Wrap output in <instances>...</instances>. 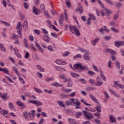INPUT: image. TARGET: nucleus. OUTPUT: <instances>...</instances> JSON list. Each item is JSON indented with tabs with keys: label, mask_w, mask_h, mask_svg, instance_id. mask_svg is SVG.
<instances>
[{
	"label": "nucleus",
	"mask_w": 124,
	"mask_h": 124,
	"mask_svg": "<svg viewBox=\"0 0 124 124\" xmlns=\"http://www.w3.org/2000/svg\"><path fill=\"white\" fill-rule=\"evenodd\" d=\"M29 116H30V119H31V120H32V119H33L34 117V113H31V112H29Z\"/></svg>",
	"instance_id": "40"
},
{
	"label": "nucleus",
	"mask_w": 124,
	"mask_h": 124,
	"mask_svg": "<svg viewBox=\"0 0 124 124\" xmlns=\"http://www.w3.org/2000/svg\"><path fill=\"white\" fill-rule=\"evenodd\" d=\"M103 84V81L102 78H97V83H95V86L100 87Z\"/></svg>",
	"instance_id": "6"
},
{
	"label": "nucleus",
	"mask_w": 124,
	"mask_h": 124,
	"mask_svg": "<svg viewBox=\"0 0 124 124\" xmlns=\"http://www.w3.org/2000/svg\"><path fill=\"white\" fill-rule=\"evenodd\" d=\"M33 12L34 13V14H35V15H39V14H40V10H38L36 9L35 6H33Z\"/></svg>",
	"instance_id": "11"
},
{
	"label": "nucleus",
	"mask_w": 124,
	"mask_h": 124,
	"mask_svg": "<svg viewBox=\"0 0 124 124\" xmlns=\"http://www.w3.org/2000/svg\"><path fill=\"white\" fill-rule=\"evenodd\" d=\"M34 32L36 33V34H37L38 35H40V31L38 30H34Z\"/></svg>",
	"instance_id": "56"
},
{
	"label": "nucleus",
	"mask_w": 124,
	"mask_h": 124,
	"mask_svg": "<svg viewBox=\"0 0 124 124\" xmlns=\"http://www.w3.org/2000/svg\"><path fill=\"white\" fill-rule=\"evenodd\" d=\"M109 120L112 123H116V118L113 115L109 116Z\"/></svg>",
	"instance_id": "20"
},
{
	"label": "nucleus",
	"mask_w": 124,
	"mask_h": 124,
	"mask_svg": "<svg viewBox=\"0 0 124 124\" xmlns=\"http://www.w3.org/2000/svg\"><path fill=\"white\" fill-rule=\"evenodd\" d=\"M45 93H53V91L52 90H48L47 89H45L44 90Z\"/></svg>",
	"instance_id": "48"
},
{
	"label": "nucleus",
	"mask_w": 124,
	"mask_h": 124,
	"mask_svg": "<svg viewBox=\"0 0 124 124\" xmlns=\"http://www.w3.org/2000/svg\"><path fill=\"white\" fill-rule=\"evenodd\" d=\"M116 66L118 69H120V71L119 72V73H120V74H123V70H124V66L121 65V69H120V62H117Z\"/></svg>",
	"instance_id": "5"
},
{
	"label": "nucleus",
	"mask_w": 124,
	"mask_h": 124,
	"mask_svg": "<svg viewBox=\"0 0 124 124\" xmlns=\"http://www.w3.org/2000/svg\"><path fill=\"white\" fill-rule=\"evenodd\" d=\"M52 86L53 87H63V84H59L57 82H53L51 83Z\"/></svg>",
	"instance_id": "17"
},
{
	"label": "nucleus",
	"mask_w": 124,
	"mask_h": 124,
	"mask_svg": "<svg viewBox=\"0 0 124 124\" xmlns=\"http://www.w3.org/2000/svg\"><path fill=\"white\" fill-rule=\"evenodd\" d=\"M82 124H91V122L89 121H86L82 122Z\"/></svg>",
	"instance_id": "64"
},
{
	"label": "nucleus",
	"mask_w": 124,
	"mask_h": 124,
	"mask_svg": "<svg viewBox=\"0 0 124 124\" xmlns=\"http://www.w3.org/2000/svg\"><path fill=\"white\" fill-rule=\"evenodd\" d=\"M122 3L120 2H117L116 3V6L117 8H121V7L122 6Z\"/></svg>",
	"instance_id": "39"
},
{
	"label": "nucleus",
	"mask_w": 124,
	"mask_h": 124,
	"mask_svg": "<svg viewBox=\"0 0 124 124\" xmlns=\"http://www.w3.org/2000/svg\"><path fill=\"white\" fill-rule=\"evenodd\" d=\"M100 74L101 77H102V79H103L104 81H106V77L104 76V74H103V71L100 68Z\"/></svg>",
	"instance_id": "16"
},
{
	"label": "nucleus",
	"mask_w": 124,
	"mask_h": 124,
	"mask_svg": "<svg viewBox=\"0 0 124 124\" xmlns=\"http://www.w3.org/2000/svg\"><path fill=\"white\" fill-rule=\"evenodd\" d=\"M114 45L116 47H120V41H116L114 42Z\"/></svg>",
	"instance_id": "37"
},
{
	"label": "nucleus",
	"mask_w": 124,
	"mask_h": 124,
	"mask_svg": "<svg viewBox=\"0 0 124 124\" xmlns=\"http://www.w3.org/2000/svg\"><path fill=\"white\" fill-rule=\"evenodd\" d=\"M78 81H80V82H81V83H83V84H86L87 83V80L84 78L79 79H78Z\"/></svg>",
	"instance_id": "44"
},
{
	"label": "nucleus",
	"mask_w": 124,
	"mask_h": 124,
	"mask_svg": "<svg viewBox=\"0 0 124 124\" xmlns=\"http://www.w3.org/2000/svg\"><path fill=\"white\" fill-rule=\"evenodd\" d=\"M105 52L106 53H110V54H111V55H116L117 54L116 51L109 48L106 49Z\"/></svg>",
	"instance_id": "10"
},
{
	"label": "nucleus",
	"mask_w": 124,
	"mask_h": 124,
	"mask_svg": "<svg viewBox=\"0 0 124 124\" xmlns=\"http://www.w3.org/2000/svg\"><path fill=\"white\" fill-rule=\"evenodd\" d=\"M0 97L3 100H6L7 99H8L9 96L8 95H7V93H4L2 94V93L0 92Z\"/></svg>",
	"instance_id": "4"
},
{
	"label": "nucleus",
	"mask_w": 124,
	"mask_h": 124,
	"mask_svg": "<svg viewBox=\"0 0 124 124\" xmlns=\"http://www.w3.org/2000/svg\"><path fill=\"white\" fill-rule=\"evenodd\" d=\"M23 43L26 48H27V49H30V46H29V45H28V41L27 40V39L24 38L23 39Z\"/></svg>",
	"instance_id": "21"
},
{
	"label": "nucleus",
	"mask_w": 124,
	"mask_h": 124,
	"mask_svg": "<svg viewBox=\"0 0 124 124\" xmlns=\"http://www.w3.org/2000/svg\"><path fill=\"white\" fill-rule=\"evenodd\" d=\"M42 31L44 34H48V31L46 29L43 28L42 29Z\"/></svg>",
	"instance_id": "49"
},
{
	"label": "nucleus",
	"mask_w": 124,
	"mask_h": 124,
	"mask_svg": "<svg viewBox=\"0 0 124 124\" xmlns=\"http://www.w3.org/2000/svg\"><path fill=\"white\" fill-rule=\"evenodd\" d=\"M65 0V3L67 6L69 8L71 6V4L70 3V0Z\"/></svg>",
	"instance_id": "28"
},
{
	"label": "nucleus",
	"mask_w": 124,
	"mask_h": 124,
	"mask_svg": "<svg viewBox=\"0 0 124 124\" xmlns=\"http://www.w3.org/2000/svg\"><path fill=\"white\" fill-rule=\"evenodd\" d=\"M19 81L23 83V84H25V81L24 80V79L22 78L21 77H19L18 78Z\"/></svg>",
	"instance_id": "63"
},
{
	"label": "nucleus",
	"mask_w": 124,
	"mask_h": 124,
	"mask_svg": "<svg viewBox=\"0 0 124 124\" xmlns=\"http://www.w3.org/2000/svg\"><path fill=\"white\" fill-rule=\"evenodd\" d=\"M89 82L92 85H94V84H95V81H94V80H93V79H90L89 80Z\"/></svg>",
	"instance_id": "57"
},
{
	"label": "nucleus",
	"mask_w": 124,
	"mask_h": 124,
	"mask_svg": "<svg viewBox=\"0 0 124 124\" xmlns=\"http://www.w3.org/2000/svg\"><path fill=\"white\" fill-rule=\"evenodd\" d=\"M43 39L46 42H50V37L48 35H44L43 37Z\"/></svg>",
	"instance_id": "13"
},
{
	"label": "nucleus",
	"mask_w": 124,
	"mask_h": 124,
	"mask_svg": "<svg viewBox=\"0 0 124 124\" xmlns=\"http://www.w3.org/2000/svg\"><path fill=\"white\" fill-rule=\"evenodd\" d=\"M23 28L24 31H27L28 30H29V27H28V21L26 20L24 23H23Z\"/></svg>",
	"instance_id": "12"
},
{
	"label": "nucleus",
	"mask_w": 124,
	"mask_h": 124,
	"mask_svg": "<svg viewBox=\"0 0 124 124\" xmlns=\"http://www.w3.org/2000/svg\"><path fill=\"white\" fill-rule=\"evenodd\" d=\"M58 103L59 105L61 107H63V108H66V106H65V105H64V104H63V103H62V102L61 101H58Z\"/></svg>",
	"instance_id": "26"
},
{
	"label": "nucleus",
	"mask_w": 124,
	"mask_h": 124,
	"mask_svg": "<svg viewBox=\"0 0 124 124\" xmlns=\"http://www.w3.org/2000/svg\"><path fill=\"white\" fill-rule=\"evenodd\" d=\"M23 117L24 118V119H28V117H29V114L28 113V111H25L24 112H23Z\"/></svg>",
	"instance_id": "30"
},
{
	"label": "nucleus",
	"mask_w": 124,
	"mask_h": 124,
	"mask_svg": "<svg viewBox=\"0 0 124 124\" xmlns=\"http://www.w3.org/2000/svg\"><path fill=\"white\" fill-rule=\"evenodd\" d=\"M1 115H3L6 118H8V115H7V114H8V111L7 110H3L0 112Z\"/></svg>",
	"instance_id": "14"
},
{
	"label": "nucleus",
	"mask_w": 124,
	"mask_h": 124,
	"mask_svg": "<svg viewBox=\"0 0 124 124\" xmlns=\"http://www.w3.org/2000/svg\"><path fill=\"white\" fill-rule=\"evenodd\" d=\"M110 30L111 31H114V32H119V31L117 29H116L114 27H111L110 28Z\"/></svg>",
	"instance_id": "50"
},
{
	"label": "nucleus",
	"mask_w": 124,
	"mask_h": 124,
	"mask_svg": "<svg viewBox=\"0 0 124 124\" xmlns=\"http://www.w3.org/2000/svg\"><path fill=\"white\" fill-rule=\"evenodd\" d=\"M87 91H93L94 90H95V88L92 87H89L86 88Z\"/></svg>",
	"instance_id": "52"
},
{
	"label": "nucleus",
	"mask_w": 124,
	"mask_h": 124,
	"mask_svg": "<svg viewBox=\"0 0 124 124\" xmlns=\"http://www.w3.org/2000/svg\"><path fill=\"white\" fill-rule=\"evenodd\" d=\"M118 18H119V14H114L113 19L117 20V19H118Z\"/></svg>",
	"instance_id": "60"
},
{
	"label": "nucleus",
	"mask_w": 124,
	"mask_h": 124,
	"mask_svg": "<svg viewBox=\"0 0 124 124\" xmlns=\"http://www.w3.org/2000/svg\"><path fill=\"white\" fill-rule=\"evenodd\" d=\"M89 96H90V98H91V99H92V100H93V101H94L96 103H97V101H98V100L97 99H96L95 97H94V96H93V94H90Z\"/></svg>",
	"instance_id": "19"
},
{
	"label": "nucleus",
	"mask_w": 124,
	"mask_h": 124,
	"mask_svg": "<svg viewBox=\"0 0 124 124\" xmlns=\"http://www.w3.org/2000/svg\"><path fill=\"white\" fill-rule=\"evenodd\" d=\"M68 121L71 124H74V123H76V122H75V121L72 118H68Z\"/></svg>",
	"instance_id": "31"
},
{
	"label": "nucleus",
	"mask_w": 124,
	"mask_h": 124,
	"mask_svg": "<svg viewBox=\"0 0 124 124\" xmlns=\"http://www.w3.org/2000/svg\"><path fill=\"white\" fill-rule=\"evenodd\" d=\"M72 86H73V82H72V80L71 79H69L67 87H68V88H70V87H72Z\"/></svg>",
	"instance_id": "24"
},
{
	"label": "nucleus",
	"mask_w": 124,
	"mask_h": 124,
	"mask_svg": "<svg viewBox=\"0 0 124 124\" xmlns=\"http://www.w3.org/2000/svg\"><path fill=\"white\" fill-rule=\"evenodd\" d=\"M69 29L72 32V33H74V34H76V35H78V36H80V31L78 29H77V27L75 26H71L69 25Z\"/></svg>",
	"instance_id": "2"
},
{
	"label": "nucleus",
	"mask_w": 124,
	"mask_h": 124,
	"mask_svg": "<svg viewBox=\"0 0 124 124\" xmlns=\"http://www.w3.org/2000/svg\"><path fill=\"white\" fill-rule=\"evenodd\" d=\"M97 0L98 1V2L100 4V6H101V7H103V8L105 10L106 13L108 14V15H109V14H110V11L106 9L104 7V6H103V4H102V2H101V1H100V0Z\"/></svg>",
	"instance_id": "7"
},
{
	"label": "nucleus",
	"mask_w": 124,
	"mask_h": 124,
	"mask_svg": "<svg viewBox=\"0 0 124 124\" xmlns=\"http://www.w3.org/2000/svg\"><path fill=\"white\" fill-rule=\"evenodd\" d=\"M79 51H80V52H81L82 53H87L88 52V51H87V50L84 49V48H82V47H80L78 48Z\"/></svg>",
	"instance_id": "34"
},
{
	"label": "nucleus",
	"mask_w": 124,
	"mask_h": 124,
	"mask_svg": "<svg viewBox=\"0 0 124 124\" xmlns=\"http://www.w3.org/2000/svg\"><path fill=\"white\" fill-rule=\"evenodd\" d=\"M21 28V22L19 21L16 26V30H19Z\"/></svg>",
	"instance_id": "53"
},
{
	"label": "nucleus",
	"mask_w": 124,
	"mask_h": 124,
	"mask_svg": "<svg viewBox=\"0 0 124 124\" xmlns=\"http://www.w3.org/2000/svg\"><path fill=\"white\" fill-rule=\"evenodd\" d=\"M90 53L89 52H86L85 54H84L83 57L84 58V60L85 61H90L91 60V56H90Z\"/></svg>",
	"instance_id": "8"
},
{
	"label": "nucleus",
	"mask_w": 124,
	"mask_h": 124,
	"mask_svg": "<svg viewBox=\"0 0 124 124\" xmlns=\"http://www.w3.org/2000/svg\"><path fill=\"white\" fill-rule=\"evenodd\" d=\"M94 122H95V123H96V124H101V122H100V120H98L97 119H95L94 120Z\"/></svg>",
	"instance_id": "47"
},
{
	"label": "nucleus",
	"mask_w": 124,
	"mask_h": 124,
	"mask_svg": "<svg viewBox=\"0 0 124 124\" xmlns=\"http://www.w3.org/2000/svg\"><path fill=\"white\" fill-rule=\"evenodd\" d=\"M111 36H104V39H105V40L108 41V40H110V39H111Z\"/></svg>",
	"instance_id": "51"
},
{
	"label": "nucleus",
	"mask_w": 124,
	"mask_h": 124,
	"mask_svg": "<svg viewBox=\"0 0 124 124\" xmlns=\"http://www.w3.org/2000/svg\"><path fill=\"white\" fill-rule=\"evenodd\" d=\"M94 116H95V117H97L98 119H101V116H100V114L97 112V113H94Z\"/></svg>",
	"instance_id": "43"
},
{
	"label": "nucleus",
	"mask_w": 124,
	"mask_h": 124,
	"mask_svg": "<svg viewBox=\"0 0 124 124\" xmlns=\"http://www.w3.org/2000/svg\"><path fill=\"white\" fill-rule=\"evenodd\" d=\"M1 23H2V24H4L5 26H7L8 27H9L10 26V24H9L8 22L3 21V20H0Z\"/></svg>",
	"instance_id": "36"
},
{
	"label": "nucleus",
	"mask_w": 124,
	"mask_h": 124,
	"mask_svg": "<svg viewBox=\"0 0 124 124\" xmlns=\"http://www.w3.org/2000/svg\"><path fill=\"white\" fill-rule=\"evenodd\" d=\"M69 54H70V53L69 51H66L64 54H62L63 57H67L68 56Z\"/></svg>",
	"instance_id": "59"
},
{
	"label": "nucleus",
	"mask_w": 124,
	"mask_h": 124,
	"mask_svg": "<svg viewBox=\"0 0 124 124\" xmlns=\"http://www.w3.org/2000/svg\"><path fill=\"white\" fill-rule=\"evenodd\" d=\"M16 104L18 105V106H20V107H22V106H24V103H22V102L20 101H16Z\"/></svg>",
	"instance_id": "35"
},
{
	"label": "nucleus",
	"mask_w": 124,
	"mask_h": 124,
	"mask_svg": "<svg viewBox=\"0 0 124 124\" xmlns=\"http://www.w3.org/2000/svg\"><path fill=\"white\" fill-rule=\"evenodd\" d=\"M106 28H107L106 26L102 27L99 30V31L100 32H101V33H102V32H103V31H105Z\"/></svg>",
	"instance_id": "41"
},
{
	"label": "nucleus",
	"mask_w": 124,
	"mask_h": 124,
	"mask_svg": "<svg viewBox=\"0 0 124 124\" xmlns=\"http://www.w3.org/2000/svg\"><path fill=\"white\" fill-rule=\"evenodd\" d=\"M106 2H108V3H109L110 5H114V4H113V2L110 0H106Z\"/></svg>",
	"instance_id": "62"
},
{
	"label": "nucleus",
	"mask_w": 124,
	"mask_h": 124,
	"mask_svg": "<svg viewBox=\"0 0 124 124\" xmlns=\"http://www.w3.org/2000/svg\"><path fill=\"white\" fill-rule=\"evenodd\" d=\"M78 10H79V12L80 13V14H82V13H83V7L82 6L79 7Z\"/></svg>",
	"instance_id": "55"
},
{
	"label": "nucleus",
	"mask_w": 124,
	"mask_h": 124,
	"mask_svg": "<svg viewBox=\"0 0 124 124\" xmlns=\"http://www.w3.org/2000/svg\"><path fill=\"white\" fill-rule=\"evenodd\" d=\"M76 102H73V103H72V106H80V103L78 99H76Z\"/></svg>",
	"instance_id": "18"
},
{
	"label": "nucleus",
	"mask_w": 124,
	"mask_h": 124,
	"mask_svg": "<svg viewBox=\"0 0 124 124\" xmlns=\"http://www.w3.org/2000/svg\"><path fill=\"white\" fill-rule=\"evenodd\" d=\"M35 105L36 106H42V102L38 100H36V102L35 103Z\"/></svg>",
	"instance_id": "27"
},
{
	"label": "nucleus",
	"mask_w": 124,
	"mask_h": 124,
	"mask_svg": "<svg viewBox=\"0 0 124 124\" xmlns=\"http://www.w3.org/2000/svg\"><path fill=\"white\" fill-rule=\"evenodd\" d=\"M0 71H2L4 72V73H5L6 74H9V70L7 69H3L2 68L0 67Z\"/></svg>",
	"instance_id": "23"
},
{
	"label": "nucleus",
	"mask_w": 124,
	"mask_h": 124,
	"mask_svg": "<svg viewBox=\"0 0 124 124\" xmlns=\"http://www.w3.org/2000/svg\"><path fill=\"white\" fill-rule=\"evenodd\" d=\"M87 73L88 74H89V75L91 76V77H93L94 75H95V74L93 71H89L87 72Z\"/></svg>",
	"instance_id": "33"
},
{
	"label": "nucleus",
	"mask_w": 124,
	"mask_h": 124,
	"mask_svg": "<svg viewBox=\"0 0 124 124\" xmlns=\"http://www.w3.org/2000/svg\"><path fill=\"white\" fill-rule=\"evenodd\" d=\"M89 16H90L92 20H93V21H95L96 18H95V16L93 15L90 14L89 15Z\"/></svg>",
	"instance_id": "38"
},
{
	"label": "nucleus",
	"mask_w": 124,
	"mask_h": 124,
	"mask_svg": "<svg viewBox=\"0 0 124 124\" xmlns=\"http://www.w3.org/2000/svg\"><path fill=\"white\" fill-rule=\"evenodd\" d=\"M34 90L35 92H36V93H42V91L39 89H37V88L34 87Z\"/></svg>",
	"instance_id": "46"
},
{
	"label": "nucleus",
	"mask_w": 124,
	"mask_h": 124,
	"mask_svg": "<svg viewBox=\"0 0 124 124\" xmlns=\"http://www.w3.org/2000/svg\"><path fill=\"white\" fill-rule=\"evenodd\" d=\"M82 113L84 118H85L86 120H88V121H90L91 119H93V114H92L91 112L83 110Z\"/></svg>",
	"instance_id": "3"
},
{
	"label": "nucleus",
	"mask_w": 124,
	"mask_h": 124,
	"mask_svg": "<svg viewBox=\"0 0 124 124\" xmlns=\"http://www.w3.org/2000/svg\"><path fill=\"white\" fill-rule=\"evenodd\" d=\"M48 50H49V51H51V52H53V51H54V48H53V46H48Z\"/></svg>",
	"instance_id": "61"
},
{
	"label": "nucleus",
	"mask_w": 124,
	"mask_h": 124,
	"mask_svg": "<svg viewBox=\"0 0 124 124\" xmlns=\"http://www.w3.org/2000/svg\"><path fill=\"white\" fill-rule=\"evenodd\" d=\"M65 105L67 106H70V105H72V103L70 101H66L65 102Z\"/></svg>",
	"instance_id": "45"
},
{
	"label": "nucleus",
	"mask_w": 124,
	"mask_h": 124,
	"mask_svg": "<svg viewBox=\"0 0 124 124\" xmlns=\"http://www.w3.org/2000/svg\"><path fill=\"white\" fill-rule=\"evenodd\" d=\"M95 109H96V111L98 112V113H101V106H100L99 104L97 106H96Z\"/></svg>",
	"instance_id": "25"
},
{
	"label": "nucleus",
	"mask_w": 124,
	"mask_h": 124,
	"mask_svg": "<svg viewBox=\"0 0 124 124\" xmlns=\"http://www.w3.org/2000/svg\"><path fill=\"white\" fill-rule=\"evenodd\" d=\"M114 87L116 88V89H119L120 88V89H122V90H123L124 88V85L120 83H117V84L114 85Z\"/></svg>",
	"instance_id": "15"
},
{
	"label": "nucleus",
	"mask_w": 124,
	"mask_h": 124,
	"mask_svg": "<svg viewBox=\"0 0 124 124\" xmlns=\"http://www.w3.org/2000/svg\"><path fill=\"white\" fill-rule=\"evenodd\" d=\"M74 68L75 70H78L77 72L79 73H81L82 72L81 70L88 71L89 70V68L87 66H83L81 64V63L79 64H74Z\"/></svg>",
	"instance_id": "1"
},
{
	"label": "nucleus",
	"mask_w": 124,
	"mask_h": 124,
	"mask_svg": "<svg viewBox=\"0 0 124 124\" xmlns=\"http://www.w3.org/2000/svg\"><path fill=\"white\" fill-rule=\"evenodd\" d=\"M81 102L83 103L84 105H86V106H92V105L91 104H88V103L84 101V99H81Z\"/></svg>",
	"instance_id": "29"
},
{
	"label": "nucleus",
	"mask_w": 124,
	"mask_h": 124,
	"mask_svg": "<svg viewBox=\"0 0 124 124\" xmlns=\"http://www.w3.org/2000/svg\"><path fill=\"white\" fill-rule=\"evenodd\" d=\"M78 58H82V55L78 54L74 57V59H78Z\"/></svg>",
	"instance_id": "54"
},
{
	"label": "nucleus",
	"mask_w": 124,
	"mask_h": 124,
	"mask_svg": "<svg viewBox=\"0 0 124 124\" xmlns=\"http://www.w3.org/2000/svg\"><path fill=\"white\" fill-rule=\"evenodd\" d=\"M30 46H31V48L33 51H34L35 52H36V48H35V46H34V45L32 44H31L30 45Z\"/></svg>",
	"instance_id": "42"
},
{
	"label": "nucleus",
	"mask_w": 124,
	"mask_h": 124,
	"mask_svg": "<svg viewBox=\"0 0 124 124\" xmlns=\"http://www.w3.org/2000/svg\"><path fill=\"white\" fill-rule=\"evenodd\" d=\"M99 40H100V39L98 37H96L95 39H94L92 41V45L93 46H95V45H96V43H97Z\"/></svg>",
	"instance_id": "9"
},
{
	"label": "nucleus",
	"mask_w": 124,
	"mask_h": 124,
	"mask_svg": "<svg viewBox=\"0 0 124 124\" xmlns=\"http://www.w3.org/2000/svg\"><path fill=\"white\" fill-rule=\"evenodd\" d=\"M70 75L73 77H80V75L77 74L75 73H71Z\"/></svg>",
	"instance_id": "32"
},
{
	"label": "nucleus",
	"mask_w": 124,
	"mask_h": 124,
	"mask_svg": "<svg viewBox=\"0 0 124 124\" xmlns=\"http://www.w3.org/2000/svg\"><path fill=\"white\" fill-rule=\"evenodd\" d=\"M82 115L83 113H82L81 111H78L75 113L76 118H77V119H79V118H80L81 116H82Z\"/></svg>",
	"instance_id": "22"
},
{
	"label": "nucleus",
	"mask_w": 124,
	"mask_h": 124,
	"mask_svg": "<svg viewBox=\"0 0 124 124\" xmlns=\"http://www.w3.org/2000/svg\"><path fill=\"white\" fill-rule=\"evenodd\" d=\"M24 6L25 9H29V5H28V3H27V2H24Z\"/></svg>",
	"instance_id": "58"
}]
</instances>
